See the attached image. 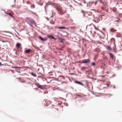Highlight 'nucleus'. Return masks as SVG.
<instances>
[{
  "label": "nucleus",
  "mask_w": 122,
  "mask_h": 122,
  "mask_svg": "<svg viewBox=\"0 0 122 122\" xmlns=\"http://www.w3.org/2000/svg\"><path fill=\"white\" fill-rule=\"evenodd\" d=\"M95 64L94 62H92V66H95Z\"/></svg>",
  "instance_id": "21"
},
{
  "label": "nucleus",
  "mask_w": 122,
  "mask_h": 122,
  "mask_svg": "<svg viewBox=\"0 0 122 122\" xmlns=\"http://www.w3.org/2000/svg\"><path fill=\"white\" fill-rule=\"evenodd\" d=\"M106 84L108 86V87L110 85V84L109 83H107Z\"/></svg>",
  "instance_id": "30"
},
{
  "label": "nucleus",
  "mask_w": 122,
  "mask_h": 122,
  "mask_svg": "<svg viewBox=\"0 0 122 122\" xmlns=\"http://www.w3.org/2000/svg\"><path fill=\"white\" fill-rule=\"evenodd\" d=\"M8 15H9L10 16L13 18V15H12L10 13H8Z\"/></svg>",
  "instance_id": "20"
},
{
  "label": "nucleus",
  "mask_w": 122,
  "mask_h": 122,
  "mask_svg": "<svg viewBox=\"0 0 122 122\" xmlns=\"http://www.w3.org/2000/svg\"><path fill=\"white\" fill-rule=\"evenodd\" d=\"M55 7L57 10L58 11L61 13L62 12V7L61 6H57L56 7L55 6Z\"/></svg>",
  "instance_id": "3"
},
{
  "label": "nucleus",
  "mask_w": 122,
  "mask_h": 122,
  "mask_svg": "<svg viewBox=\"0 0 122 122\" xmlns=\"http://www.w3.org/2000/svg\"><path fill=\"white\" fill-rule=\"evenodd\" d=\"M2 10L4 11L5 14H8V12H8V11H7V12H6L4 10H3V9Z\"/></svg>",
  "instance_id": "22"
},
{
  "label": "nucleus",
  "mask_w": 122,
  "mask_h": 122,
  "mask_svg": "<svg viewBox=\"0 0 122 122\" xmlns=\"http://www.w3.org/2000/svg\"><path fill=\"white\" fill-rule=\"evenodd\" d=\"M94 21H95V22L97 23V22H98V20H97V22L96 21V20H94Z\"/></svg>",
  "instance_id": "32"
},
{
  "label": "nucleus",
  "mask_w": 122,
  "mask_h": 122,
  "mask_svg": "<svg viewBox=\"0 0 122 122\" xmlns=\"http://www.w3.org/2000/svg\"><path fill=\"white\" fill-rule=\"evenodd\" d=\"M113 87L114 88H115V86H113Z\"/></svg>",
  "instance_id": "36"
},
{
  "label": "nucleus",
  "mask_w": 122,
  "mask_h": 122,
  "mask_svg": "<svg viewBox=\"0 0 122 122\" xmlns=\"http://www.w3.org/2000/svg\"><path fill=\"white\" fill-rule=\"evenodd\" d=\"M116 21L117 22H119V20H116Z\"/></svg>",
  "instance_id": "35"
},
{
  "label": "nucleus",
  "mask_w": 122,
  "mask_h": 122,
  "mask_svg": "<svg viewBox=\"0 0 122 122\" xmlns=\"http://www.w3.org/2000/svg\"><path fill=\"white\" fill-rule=\"evenodd\" d=\"M39 37L40 39L43 41H46L47 39L46 38H43L40 36H39Z\"/></svg>",
  "instance_id": "5"
},
{
  "label": "nucleus",
  "mask_w": 122,
  "mask_h": 122,
  "mask_svg": "<svg viewBox=\"0 0 122 122\" xmlns=\"http://www.w3.org/2000/svg\"><path fill=\"white\" fill-rule=\"evenodd\" d=\"M75 83H76L77 84H79L80 85H81L82 86H84L83 84L82 83H81V82L79 81H76L75 82Z\"/></svg>",
  "instance_id": "10"
},
{
  "label": "nucleus",
  "mask_w": 122,
  "mask_h": 122,
  "mask_svg": "<svg viewBox=\"0 0 122 122\" xmlns=\"http://www.w3.org/2000/svg\"><path fill=\"white\" fill-rule=\"evenodd\" d=\"M110 31L112 32H114L116 31V30L114 29L113 28H112L110 29Z\"/></svg>",
  "instance_id": "15"
},
{
  "label": "nucleus",
  "mask_w": 122,
  "mask_h": 122,
  "mask_svg": "<svg viewBox=\"0 0 122 122\" xmlns=\"http://www.w3.org/2000/svg\"><path fill=\"white\" fill-rule=\"evenodd\" d=\"M80 4V5H81V6H82V5L81 4Z\"/></svg>",
  "instance_id": "37"
},
{
  "label": "nucleus",
  "mask_w": 122,
  "mask_h": 122,
  "mask_svg": "<svg viewBox=\"0 0 122 122\" xmlns=\"http://www.w3.org/2000/svg\"><path fill=\"white\" fill-rule=\"evenodd\" d=\"M90 61L89 59H84L82 61V63H87L90 62Z\"/></svg>",
  "instance_id": "4"
},
{
  "label": "nucleus",
  "mask_w": 122,
  "mask_h": 122,
  "mask_svg": "<svg viewBox=\"0 0 122 122\" xmlns=\"http://www.w3.org/2000/svg\"><path fill=\"white\" fill-rule=\"evenodd\" d=\"M27 21L30 25L36 24L35 22L33 19L30 18H28L27 19Z\"/></svg>",
  "instance_id": "2"
},
{
  "label": "nucleus",
  "mask_w": 122,
  "mask_h": 122,
  "mask_svg": "<svg viewBox=\"0 0 122 122\" xmlns=\"http://www.w3.org/2000/svg\"><path fill=\"white\" fill-rule=\"evenodd\" d=\"M104 59H105L107 60V57H105L104 58Z\"/></svg>",
  "instance_id": "33"
},
{
  "label": "nucleus",
  "mask_w": 122,
  "mask_h": 122,
  "mask_svg": "<svg viewBox=\"0 0 122 122\" xmlns=\"http://www.w3.org/2000/svg\"><path fill=\"white\" fill-rule=\"evenodd\" d=\"M47 36L49 38H50L51 39H55V38L52 36L50 35H48Z\"/></svg>",
  "instance_id": "6"
},
{
  "label": "nucleus",
  "mask_w": 122,
  "mask_h": 122,
  "mask_svg": "<svg viewBox=\"0 0 122 122\" xmlns=\"http://www.w3.org/2000/svg\"><path fill=\"white\" fill-rule=\"evenodd\" d=\"M57 28L59 29H67L66 27H58Z\"/></svg>",
  "instance_id": "13"
},
{
  "label": "nucleus",
  "mask_w": 122,
  "mask_h": 122,
  "mask_svg": "<svg viewBox=\"0 0 122 122\" xmlns=\"http://www.w3.org/2000/svg\"><path fill=\"white\" fill-rule=\"evenodd\" d=\"M98 1H99L101 3H102L103 4H104V3L101 0H99Z\"/></svg>",
  "instance_id": "25"
},
{
  "label": "nucleus",
  "mask_w": 122,
  "mask_h": 122,
  "mask_svg": "<svg viewBox=\"0 0 122 122\" xmlns=\"http://www.w3.org/2000/svg\"><path fill=\"white\" fill-rule=\"evenodd\" d=\"M38 88H39L41 89H43V86L41 85H40V86H38Z\"/></svg>",
  "instance_id": "18"
},
{
  "label": "nucleus",
  "mask_w": 122,
  "mask_h": 122,
  "mask_svg": "<svg viewBox=\"0 0 122 122\" xmlns=\"http://www.w3.org/2000/svg\"><path fill=\"white\" fill-rule=\"evenodd\" d=\"M111 40L112 41H115V39L114 38H112L111 39Z\"/></svg>",
  "instance_id": "23"
},
{
  "label": "nucleus",
  "mask_w": 122,
  "mask_h": 122,
  "mask_svg": "<svg viewBox=\"0 0 122 122\" xmlns=\"http://www.w3.org/2000/svg\"><path fill=\"white\" fill-rule=\"evenodd\" d=\"M13 68H15L16 69H17L18 68H20V67H17V66L14 67H13Z\"/></svg>",
  "instance_id": "24"
},
{
  "label": "nucleus",
  "mask_w": 122,
  "mask_h": 122,
  "mask_svg": "<svg viewBox=\"0 0 122 122\" xmlns=\"http://www.w3.org/2000/svg\"><path fill=\"white\" fill-rule=\"evenodd\" d=\"M96 18H97V19H98V18L97 17H96Z\"/></svg>",
  "instance_id": "39"
},
{
  "label": "nucleus",
  "mask_w": 122,
  "mask_h": 122,
  "mask_svg": "<svg viewBox=\"0 0 122 122\" xmlns=\"http://www.w3.org/2000/svg\"><path fill=\"white\" fill-rule=\"evenodd\" d=\"M106 49L108 50H112V49H111V47L109 46H107L106 47Z\"/></svg>",
  "instance_id": "16"
},
{
  "label": "nucleus",
  "mask_w": 122,
  "mask_h": 122,
  "mask_svg": "<svg viewBox=\"0 0 122 122\" xmlns=\"http://www.w3.org/2000/svg\"><path fill=\"white\" fill-rule=\"evenodd\" d=\"M0 66H4V64H2V65L1 64V62H0Z\"/></svg>",
  "instance_id": "29"
},
{
  "label": "nucleus",
  "mask_w": 122,
  "mask_h": 122,
  "mask_svg": "<svg viewBox=\"0 0 122 122\" xmlns=\"http://www.w3.org/2000/svg\"><path fill=\"white\" fill-rule=\"evenodd\" d=\"M66 82H65V81H64V82H62V83H66Z\"/></svg>",
  "instance_id": "34"
},
{
  "label": "nucleus",
  "mask_w": 122,
  "mask_h": 122,
  "mask_svg": "<svg viewBox=\"0 0 122 122\" xmlns=\"http://www.w3.org/2000/svg\"><path fill=\"white\" fill-rule=\"evenodd\" d=\"M109 55L110 57L112 59H113L114 57V55L112 53H109Z\"/></svg>",
  "instance_id": "8"
},
{
  "label": "nucleus",
  "mask_w": 122,
  "mask_h": 122,
  "mask_svg": "<svg viewBox=\"0 0 122 122\" xmlns=\"http://www.w3.org/2000/svg\"><path fill=\"white\" fill-rule=\"evenodd\" d=\"M96 18H97V19H98V18L97 17H96Z\"/></svg>",
  "instance_id": "38"
},
{
  "label": "nucleus",
  "mask_w": 122,
  "mask_h": 122,
  "mask_svg": "<svg viewBox=\"0 0 122 122\" xmlns=\"http://www.w3.org/2000/svg\"><path fill=\"white\" fill-rule=\"evenodd\" d=\"M81 12L83 13L85 17L88 18L89 19H91L92 17L94 16V15L92 14V12L90 11L87 12L86 11L82 10Z\"/></svg>",
  "instance_id": "1"
},
{
  "label": "nucleus",
  "mask_w": 122,
  "mask_h": 122,
  "mask_svg": "<svg viewBox=\"0 0 122 122\" xmlns=\"http://www.w3.org/2000/svg\"><path fill=\"white\" fill-rule=\"evenodd\" d=\"M87 68L86 67H82L81 68V70H82L83 71H85V70L87 69Z\"/></svg>",
  "instance_id": "12"
},
{
  "label": "nucleus",
  "mask_w": 122,
  "mask_h": 122,
  "mask_svg": "<svg viewBox=\"0 0 122 122\" xmlns=\"http://www.w3.org/2000/svg\"><path fill=\"white\" fill-rule=\"evenodd\" d=\"M36 86H40V85H39V83H37L36 84Z\"/></svg>",
  "instance_id": "28"
},
{
  "label": "nucleus",
  "mask_w": 122,
  "mask_h": 122,
  "mask_svg": "<svg viewBox=\"0 0 122 122\" xmlns=\"http://www.w3.org/2000/svg\"><path fill=\"white\" fill-rule=\"evenodd\" d=\"M31 75L33 76L36 77L37 76V75L33 72H31L30 73Z\"/></svg>",
  "instance_id": "14"
},
{
  "label": "nucleus",
  "mask_w": 122,
  "mask_h": 122,
  "mask_svg": "<svg viewBox=\"0 0 122 122\" xmlns=\"http://www.w3.org/2000/svg\"><path fill=\"white\" fill-rule=\"evenodd\" d=\"M112 10L113 12H114L116 13L117 11V9L116 8H114Z\"/></svg>",
  "instance_id": "17"
},
{
  "label": "nucleus",
  "mask_w": 122,
  "mask_h": 122,
  "mask_svg": "<svg viewBox=\"0 0 122 122\" xmlns=\"http://www.w3.org/2000/svg\"><path fill=\"white\" fill-rule=\"evenodd\" d=\"M31 7L32 8H34L35 7V5L33 4H32L31 5Z\"/></svg>",
  "instance_id": "19"
},
{
  "label": "nucleus",
  "mask_w": 122,
  "mask_h": 122,
  "mask_svg": "<svg viewBox=\"0 0 122 122\" xmlns=\"http://www.w3.org/2000/svg\"><path fill=\"white\" fill-rule=\"evenodd\" d=\"M51 13L52 14V15L51 17H53L56 14V13L54 12V11H51Z\"/></svg>",
  "instance_id": "9"
},
{
  "label": "nucleus",
  "mask_w": 122,
  "mask_h": 122,
  "mask_svg": "<svg viewBox=\"0 0 122 122\" xmlns=\"http://www.w3.org/2000/svg\"><path fill=\"white\" fill-rule=\"evenodd\" d=\"M98 1H99V0H98L97 1H96L95 2H92L94 3L95 4V5H96L97 4V2Z\"/></svg>",
  "instance_id": "26"
},
{
  "label": "nucleus",
  "mask_w": 122,
  "mask_h": 122,
  "mask_svg": "<svg viewBox=\"0 0 122 122\" xmlns=\"http://www.w3.org/2000/svg\"><path fill=\"white\" fill-rule=\"evenodd\" d=\"M31 51V50L30 49H29L25 51V52L26 53H28L30 52Z\"/></svg>",
  "instance_id": "11"
},
{
  "label": "nucleus",
  "mask_w": 122,
  "mask_h": 122,
  "mask_svg": "<svg viewBox=\"0 0 122 122\" xmlns=\"http://www.w3.org/2000/svg\"><path fill=\"white\" fill-rule=\"evenodd\" d=\"M16 46L17 48H19L21 46V44L19 43H17L16 44Z\"/></svg>",
  "instance_id": "7"
},
{
  "label": "nucleus",
  "mask_w": 122,
  "mask_h": 122,
  "mask_svg": "<svg viewBox=\"0 0 122 122\" xmlns=\"http://www.w3.org/2000/svg\"><path fill=\"white\" fill-rule=\"evenodd\" d=\"M58 89V90H59L60 91H62V90L60 89H59V88H58L57 89Z\"/></svg>",
  "instance_id": "31"
},
{
  "label": "nucleus",
  "mask_w": 122,
  "mask_h": 122,
  "mask_svg": "<svg viewBox=\"0 0 122 122\" xmlns=\"http://www.w3.org/2000/svg\"><path fill=\"white\" fill-rule=\"evenodd\" d=\"M50 23H51L52 24H53L54 23V21H51L50 22Z\"/></svg>",
  "instance_id": "27"
}]
</instances>
